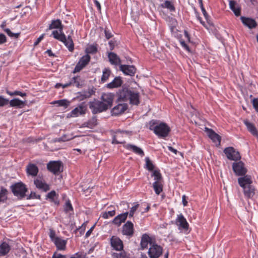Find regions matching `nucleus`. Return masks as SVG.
<instances>
[{"label": "nucleus", "mask_w": 258, "mask_h": 258, "mask_svg": "<svg viewBox=\"0 0 258 258\" xmlns=\"http://www.w3.org/2000/svg\"><path fill=\"white\" fill-rule=\"evenodd\" d=\"M53 29H58V31L55 30L52 32L53 37L62 42L70 51H73L74 49V44L72 37L69 35L67 38L62 32L63 25L59 19L52 20L47 30Z\"/></svg>", "instance_id": "f257e3e1"}, {"label": "nucleus", "mask_w": 258, "mask_h": 258, "mask_svg": "<svg viewBox=\"0 0 258 258\" xmlns=\"http://www.w3.org/2000/svg\"><path fill=\"white\" fill-rule=\"evenodd\" d=\"M239 185L243 188V193L247 198H251L255 195V188L252 185V181L250 175H246L238 178Z\"/></svg>", "instance_id": "f03ea898"}, {"label": "nucleus", "mask_w": 258, "mask_h": 258, "mask_svg": "<svg viewBox=\"0 0 258 258\" xmlns=\"http://www.w3.org/2000/svg\"><path fill=\"white\" fill-rule=\"evenodd\" d=\"M149 128L158 137L162 138L167 137L170 131L169 126L166 123L159 122L156 120H152L150 122Z\"/></svg>", "instance_id": "7ed1b4c3"}, {"label": "nucleus", "mask_w": 258, "mask_h": 258, "mask_svg": "<svg viewBox=\"0 0 258 258\" xmlns=\"http://www.w3.org/2000/svg\"><path fill=\"white\" fill-rule=\"evenodd\" d=\"M10 188L14 195L19 199H22L26 196L28 191L26 185L22 182H19L12 184Z\"/></svg>", "instance_id": "20e7f679"}, {"label": "nucleus", "mask_w": 258, "mask_h": 258, "mask_svg": "<svg viewBox=\"0 0 258 258\" xmlns=\"http://www.w3.org/2000/svg\"><path fill=\"white\" fill-rule=\"evenodd\" d=\"M150 208V206L145 203L139 204L135 203L134 206L130 208V217L135 218L138 215L142 216L143 213L148 212Z\"/></svg>", "instance_id": "39448f33"}, {"label": "nucleus", "mask_w": 258, "mask_h": 258, "mask_svg": "<svg viewBox=\"0 0 258 258\" xmlns=\"http://www.w3.org/2000/svg\"><path fill=\"white\" fill-rule=\"evenodd\" d=\"M89 105L93 114H97L107 110L106 106L103 104V102L97 100L90 102Z\"/></svg>", "instance_id": "423d86ee"}, {"label": "nucleus", "mask_w": 258, "mask_h": 258, "mask_svg": "<svg viewBox=\"0 0 258 258\" xmlns=\"http://www.w3.org/2000/svg\"><path fill=\"white\" fill-rule=\"evenodd\" d=\"M129 133L127 131H118L112 135V143L115 144H123L125 140L127 138Z\"/></svg>", "instance_id": "0eeeda50"}, {"label": "nucleus", "mask_w": 258, "mask_h": 258, "mask_svg": "<svg viewBox=\"0 0 258 258\" xmlns=\"http://www.w3.org/2000/svg\"><path fill=\"white\" fill-rule=\"evenodd\" d=\"M47 168L53 174L58 175L63 171V165L60 161H50L47 164Z\"/></svg>", "instance_id": "6e6552de"}, {"label": "nucleus", "mask_w": 258, "mask_h": 258, "mask_svg": "<svg viewBox=\"0 0 258 258\" xmlns=\"http://www.w3.org/2000/svg\"><path fill=\"white\" fill-rule=\"evenodd\" d=\"M232 169L237 176H246L247 171L244 163L241 161L234 162L232 164Z\"/></svg>", "instance_id": "1a4fd4ad"}, {"label": "nucleus", "mask_w": 258, "mask_h": 258, "mask_svg": "<svg viewBox=\"0 0 258 258\" xmlns=\"http://www.w3.org/2000/svg\"><path fill=\"white\" fill-rule=\"evenodd\" d=\"M224 152L227 158L229 160L237 161L241 158L239 152L231 146L226 148L224 150Z\"/></svg>", "instance_id": "9d476101"}, {"label": "nucleus", "mask_w": 258, "mask_h": 258, "mask_svg": "<svg viewBox=\"0 0 258 258\" xmlns=\"http://www.w3.org/2000/svg\"><path fill=\"white\" fill-rule=\"evenodd\" d=\"M163 249L157 244L153 243L148 250V254L150 258H158L162 253Z\"/></svg>", "instance_id": "9b49d317"}, {"label": "nucleus", "mask_w": 258, "mask_h": 258, "mask_svg": "<svg viewBox=\"0 0 258 258\" xmlns=\"http://www.w3.org/2000/svg\"><path fill=\"white\" fill-rule=\"evenodd\" d=\"M90 56L89 54H86L83 56L79 60L78 63L76 64L73 73H76L80 72L83 69L90 61Z\"/></svg>", "instance_id": "f8f14e48"}, {"label": "nucleus", "mask_w": 258, "mask_h": 258, "mask_svg": "<svg viewBox=\"0 0 258 258\" xmlns=\"http://www.w3.org/2000/svg\"><path fill=\"white\" fill-rule=\"evenodd\" d=\"M87 108V104L85 102H82L71 112V116L77 117L79 115H84L86 113Z\"/></svg>", "instance_id": "ddd939ff"}, {"label": "nucleus", "mask_w": 258, "mask_h": 258, "mask_svg": "<svg viewBox=\"0 0 258 258\" xmlns=\"http://www.w3.org/2000/svg\"><path fill=\"white\" fill-rule=\"evenodd\" d=\"M117 95V99L119 102H125L129 99L128 86L126 85H123L122 87V89L118 91Z\"/></svg>", "instance_id": "4468645a"}, {"label": "nucleus", "mask_w": 258, "mask_h": 258, "mask_svg": "<svg viewBox=\"0 0 258 258\" xmlns=\"http://www.w3.org/2000/svg\"><path fill=\"white\" fill-rule=\"evenodd\" d=\"M110 243L111 247L116 250L121 251L123 249L122 241L116 236H112L110 239Z\"/></svg>", "instance_id": "2eb2a0df"}, {"label": "nucleus", "mask_w": 258, "mask_h": 258, "mask_svg": "<svg viewBox=\"0 0 258 258\" xmlns=\"http://www.w3.org/2000/svg\"><path fill=\"white\" fill-rule=\"evenodd\" d=\"M113 97L114 95L112 93H104L101 96V102L106 106L107 109L112 106Z\"/></svg>", "instance_id": "dca6fc26"}, {"label": "nucleus", "mask_w": 258, "mask_h": 258, "mask_svg": "<svg viewBox=\"0 0 258 258\" xmlns=\"http://www.w3.org/2000/svg\"><path fill=\"white\" fill-rule=\"evenodd\" d=\"M175 223L178 226L179 229L182 228L184 230H187L189 227L186 219L181 214L177 216L175 220Z\"/></svg>", "instance_id": "f3484780"}, {"label": "nucleus", "mask_w": 258, "mask_h": 258, "mask_svg": "<svg viewBox=\"0 0 258 258\" xmlns=\"http://www.w3.org/2000/svg\"><path fill=\"white\" fill-rule=\"evenodd\" d=\"M205 132L214 143H218L219 145L220 144L221 137L219 135L214 132L212 130L207 127L205 128Z\"/></svg>", "instance_id": "a211bd4d"}, {"label": "nucleus", "mask_w": 258, "mask_h": 258, "mask_svg": "<svg viewBox=\"0 0 258 258\" xmlns=\"http://www.w3.org/2000/svg\"><path fill=\"white\" fill-rule=\"evenodd\" d=\"M240 20L243 24L249 29H253L256 26L255 21L251 18L241 17Z\"/></svg>", "instance_id": "6ab92c4d"}, {"label": "nucleus", "mask_w": 258, "mask_h": 258, "mask_svg": "<svg viewBox=\"0 0 258 258\" xmlns=\"http://www.w3.org/2000/svg\"><path fill=\"white\" fill-rule=\"evenodd\" d=\"M128 213L127 212H125L122 214H120L115 217L112 221V223L119 226L121 225V224L123 222H124L126 219H127V215Z\"/></svg>", "instance_id": "aec40b11"}, {"label": "nucleus", "mask_w": 258, "mask_h": 258, "mask_svg": "<svg viewBox=\"0 0 258 258\" xmlns=\"http://www.w3.org/2000/svg\"><path fill=\"white\" fill-rule=\"evenodd\" d=\"M140 103V96L138 91H131L130 90V104L138 105Z\"/></svg>", "instance_id": "412c9836"}, {"label": "nucleus", "mask_w": 258, "mask_h": 258, "mask_svg": "<svg viewBox=\"0 0 258 258\" xmlns=\"http://www.w3.org/2000/svg\"><path fill=\"white\" fill-rule=\"evenodd\" d=\"M26 172L28 175L35 176L38 172V168L35 164L29 163L27 166Z\"/></svg>", "instance_id": "4be33fe9"}, {"label": "nucleus", "mask_w": 258, "mask_h": 258, "mask_svg": "<svg viewBox=\"0 0 258 258\" xmlns=\"http://www.w3.org/2000/svg\"><path fill=\"white\" fill-rule=\"evenodd\" d=\"M34 182L38 188L42 189L44 191H46L49 189V185L41 179H36L34 180Z\"/></svg>", "instance_id": "5701e85b"}, {"label": "nucleus", "mask_w": 258, "mask_h": 258, "mask_svg": "<svg viewBox=\"0 0 258 258\" xmlns=\"http://www.w3.org/2000/svg\"><path fill=\"white\" fill-rule=\"evenodd\" d=\"M148 243H150L152 245L153 243L151 237L146 233L144 234L141 238V246L142 249L147 247Z\"/></svg>", "instance_id": "b1692460"}, {"label": "nucleus", "mask_w": 258, "mask_h": 258, "mask_svg": "<svg viewBox=\"0 0 258 258\" xmlns=\"http://www.w3.org/2000/svg\"><path fill=\"white\" fill-rule=\"evenodd\" d=\"M122 84V81L120 77H116L113 80L107 84L106 87L109 89H113L120 87Z\"/></svg>", "instance_id": "393cba45"}, {"label": "nucleus", "mask_w": 258, "mask_h": 258, "mask_svg": "<svg viewBox=\"0 0 258 258\" xmlns=\"http://www.w3.org/2000/svg\"><path fill=\"white\" fill-rule=\"evenodd\" d=\"M53 241L57 248L58 250H64L66 248L67 241L61 239L60 237H56Z\"/></svg>", "instance_id": "a878e982"}, {"label": "nucleus", "mask_w": 258, "mask_h": 258, "mask_svg": "<svg viewBox=\"0 0 258 258\" xmlns=\"http://www.w3.org/2000/svg\"><path fill=\"white\" fill-rule=\"evenodd\" d=\"M127 108V104H118L113 108L112 112L115 115H118L123 112Z\"/></svg>", "instance_id": "bb28decb"}, {"label": "nucleus", "mask_w": 258, "mask_h": 258, "mask_svg": "<svg viewBox=\"0 0 258 258\" xmlns=\"http://www.w3.org/2000/svg\"><path fill=\"white\" fill-rule=\"evenodd\" d=\"M10 105L12 107H16L17 108H21L26 105V101L20 100L18 98H14L9 102Z\"/></svg>", "instance_id": "cd10ccee"}, {"label": "nucleus", "mask_w": 258, "mask_h": 258, "mask_svg": "<svg viewBox=\"0 0 258 258\" xmlns=\"http://www.w3.org/2000/svg\"><path fill=\"white\" fill-rule=\"evenodd\" d=\"M108 57L109 62L114 65H118L120 63L119 57L114 52H109L108 54Z\"/></svg>", "instance_id": "c85d7f7f"}, {"label": "nucleus", "mask_w": 258, "mask_h": 258, "mask_svg": "<svg viewBox=\"0 0 258 258\" xmlns=\"http://www.w3.org/2000/svg\"><path fill=\"white\" fill-rule=\"evenodd\" d=\"M229 8L233 11L236 16H239L240 15V8L239 5L235 1H229Z\"/></svg>", "instance_id": "c756f323"}, {"label": "nucleus", "mask_w": 258, "mask_h": 258, "mask_svg": "<svg viewBox=\"0 0 258 258\" xmlns=\"http://www.w3.org/2000/svg\"><path fill=\"white\" fill-rule=\"evenodd\" d=\"M244 123L247 130L254 136L258 138V132L255 126L247 120H244Z\"/></svg>", "instance_id": "7c9ffc66"}, {"label": "nucleus", "mask_w": 258, "mask_h": 258, "mask_svg": "<svg viewBox=\"0 0 258 258\" xmlns=\"http://www.w3.org/2000/svg\"><path fill=\"white\" fill-rule=\"evenodd\" d=\"M9 191L3 186L0 187V204L5 203L8 199Z\"/></svg>", "instance_id": "2f4dec72"}, {"label": "nucleus", "mask_w": 258, "mask_h": 258, "mask_svg": "<svg viewBox=\"0 0 258 258\" xmlns=\"http://www.w3.org/2000/svg\"><path fill=\"white\" fill-rule=\"evenodd\" d=\"M10 250L9 245L6 242H3L0 245V256H4L7 254Z\"/></svg>", "instance_id": "473e14b6"}, {"label": "nucleus", "mask_w": 258, "mask_h": 258, "mask_svg": "<svg viewBox=\"0 0 258 258\" xmlns=\"http://www.w3.org/2000/svg\"><path fill=\"white\" fill-rule=\"evenodd\" d=\"M153 186L157 195H159L163 190L162 182L155 181L153 184Z\"/></svg>", "instance_id": "72a5a7b5"}, {"label": "nucleus", "mask_w": 258, "mask_h": 258, "mask_svg": "<svg viewBox=\"0 0 258 258\" xmlns=\"http://www.w3.org/2000/svg\"><path fill=\"white\" fill-rule=\"evenodd\" d=\"M53 104H56L58 106H62L66 108L70 105V102L67 99H61L54 101Z\"/></svg>", "instance_id": "f704fd0d"}, {"label": "nucleus", "mask_w": 258, "mask_h": 258, "mask_svg": "<svg viewBox=\"0 0 258 258\" xmlns=\"http://www.w3.org/2000/svg\"><path fill=\"white\" fill-rule=\"evenodd\" d=\"M152 176L154 177V180L155 181H158V182H162V176L159 170H154L153 171Z\"/></svg>", "instance_id": "c9c22d12"}, {"label": "nucleus", "mask_w": 258, "mask_h": 258, "mask_svg": "<svg viewBox=\"0 0 258 258\" xmlns=\"http://www.w3.org/2000/svg\"><path fill=\"white\" fill-rule=\"evenodd\" d=\"M111 74V71L108 68H105L103 71V74L101 77V81L103 82L108 80Z\"/></svg>", "instance_id": "e433bc0d"}, {"label": "nucleus", "mask_w": 258, "mask_h": 258, "mask_svg": "<svg viewBox=\"0 0 258 258\" xmlns=\"http://www.w3.org/2000/svg\"><path fill=\"white\" fill-rule=\"evenodd\" d=\"M80 78L79 76L73 77L72 80L70 81V85H73L75 86L78 88H80L81 86V85L80 83Z\"/></svg>", "instance_id": "4c0bfd02"}, {"label": "nucleus", "mask_w": 258, "mask_h": 258, "mask_svg": "<svg viewBox=\"0 0 258 258\" xmlns=\"http://www.w3.org/2000/svg\"><path fill=\"white\" fill-rule=\"evenodd\" d=\"M162 8H167L170 11H174L175 10L174 7L172 3L168 1H166L163 4L161 5Z\"/></svg>", "instance_id": "58836bf2"}, {"label": "nucleus", "mask_w": 258, "mask_h": 258, "mask_svg": "<svg viewBox=\"0 0 258 258\" xmlns=\"http://www.w3.org/2000/svg\"><path fill=\"white\" fill-rule=\"evenodd\" d=\"M92 90L89 89L88 91H83L80 93L81 99H84L89 98L91 96L93 93Z\"/></svg>", "instance_id": "ea45409f"}, {"label": "nucleus", "mask_w": 258, "mask_h": 258, "mask_svg": "<svg viewBox=\"0 0 258 258\" xmlns=\"http://www.w3.org/2000/svg\"><path fill=\"white\" fill-rule=\"evenodd\" d=\"M85 51L88 54L89 53L93 54L97 51V48L96 46L90 45L86 48Z\"/></svg>", "instance_id": "a19ab883"}, {"label": "nucleus", "mask_w": 258, "mask_h": 258, "mask_svg": "<svg viewBox=\"0 0 258 258\" xmlns=\"http://www.w3.org/2000/svg\"><path fill=\"white\" fill-rule=\"evenodd\" d=\"M146 168L149 171H153L154 168V165L152 163L149 158L146 157L145 159Z\"/></svg>", "instance_id": "79ce46f5"}, {"label": "nucleus", "mask_w": 258, "mask_h": 258, "mask_svg": "<svg viewBox=\"0 0 258 258\" xmlns=\"http://www.w3.org/2000/svg\"><path fill=\"white\" fill-rule=\"evenodd\" d=\"M115 214V210H112L108 212H105L102 213V217L104 219H107L109 217H113Z\"/></svg>", "instance_id": "37998d69"}, {"label": "nucleus", "mask_w": 258, "mask_h": 258, "mask_svg": "<svg viewBox=\"0 0 258 258\" xmlns=\"http://www.w3.org/2000/svg\"><path fill=\"white\" fill-rule=\"evenodd\" d=\"M122 233L123 235L129 236V221H127L122 226Z\"/></svg>", "instance_id": "c03bdc74"}, {"label": "nucleus", "mask_w": 258, "mask_h": 258, "mask_svg": "<svg viewBox=\"0 0 258 258\" xmlns=\"http://www.w3.org/2000/svg\"><path fill=\"white\" fill-rule=\"evenodd\" d=\"M64 210L66 213L73 211V208L70 200L66 201L64 206Z\"/></svg>", "instance_id": "a18cd8bd"}, {"label": "nucleus", "mask_w": 258, "mask_h": 258, "mask_svg": "<svg viewBox=\"0 0 258 258\" xmlns=\"http://www.w3.org/2000/svg\"><path fill=\"white\" fill-rule=\"evenodd\" d=\"M4 31L11 37H14L15 38H17L20 35L19 33H12L10 29H9V28L4 29Z\"/></svg>", "instance_id": "49530a36"}, {"label": "nucleus", "mask_w": 258, "mask_h": 258, "mask_svg": "<svg viewBox=\"0 0 258 258\" xmlns=\"http://www.w3.org/2000/svg\"><path fill=\"white\" fill-rule=\"evenodd\" d=\"M112 256L113 258H125L126 256V253L124 251H121L119 253L113 252L112 254Z\"/></svg>", "instance_id": "de8ad7c7"}, {"label": "nucleus", "mask_w": 258, "mask_h": 258, "mask_svg": "<svg viewBox=\"0 0 258 258\" xmlns=\"http://www.w3.org/2000/svg\"><path fill=\"white\" fill-rule=\"evenodd\" d=\"M7 93L11 96H14V95H20L21 96H25L26 95V93H23L20 91H15L13 92H10L9 90L7 91Z\"/></svg>", "instance_id": "09e8293b"}, {"label": "nucleus", "mask_w": 258, "mask_h": 258, "mask_svg": "<svg viewBox=\"0 0 258 258\" xmlns=\"http://www.w3.org/2000/svg\"><path fill=\"white\" fill-rule=\"evenodd\" d=\"M120 70L125 74L129 75V66L128 65H120Z\"/></svg>", "instance_id": "8fccbe9b"}, {"label": "nucleus", "mask_w": 258, "mask_h": 258, "mask_svg": "<svg viewBox=\"0 0 258 258\" xmlns=\"http://www.w3.org/2000/svg\"><path fill=\"white\" fill-rule=\"evenodd\" d=\"M130 148H131L133 151L135 152V153L142 156L144 155V152L143 151V150L141 148L138 147L137 146H130Z\"/></svg>", "instance_id": "3c124183"}, {"label": "nucleus", "mask_w": 258, "mask_h": 258, "mask_svg": "<svg viewBox=\"0 0 258 258\" xmlns=\"http://www.w3.org/2000/svg\"><path fill=\"white\" fill-rule=\"evenodd\" d=\"M9 103L8 99L5 98L3 96H0V107L7 105Z\"/></svg>", "instance_id": "603ef678"}, {"label": "nucleus", "mask_w": 258, "mask_h": 258, "mask_svg": "<svg viewBox=\"0 0 258 258\" xmlns=\"http://www.w3.org/2000/svg\"><path fill=\"white\" fill-rule=\"evenodd\" d=\"M40 199V196L37 195L35 192H31V194L27 197V199Z\"/></svg>", "instance_id": "864d4df0"}, {"label": "nucleus", "mask_w": 258, "mask_h": 258, "mask_svg": "<svg viewBox=\"0 0 258 258\" xmlns=\"http://www.w3.org/2000/svg\"><path fill=\"white\" fill-rule=\"evenodd\" d=\"M55 236V232L52 229H49V237L51 240L53 242L56 239V237Z\"/></svg>", "instance_id": "5fc2aeb1"}, {"label": "nucleus", "mask_w": 258, "mask_h": 258, "mask_svg": "<svg viewBox=\"0 0 258 258\" xmlns=\"http://www.w3.org/2000/svg\"><path fill=\"white\" fill-rule=\"evenodd\" d=\"M56 196V192L54 190H52L49 192L47 195V198L50 199L52 201H53L54 198Z\"/></svg>", "instance_id": "6e6d98bb"}, {"label": "nucleus", "mask_w": 258, "mask_h": 258, "mask_svg": "<svg viewBox=\"0 0 258 258\" xmlns=\"http://www.w3.org/2000/svg\"><path fill=\"white\" fill-rule=\"evenodd\" d=\"M252 103L253 107L255 109L256 111L258 112V99L257 98H254L252 100Z\"/></svg>", "instance_id": "4d7b16f0"}, {"label": "nucleus", "mask_w": 258, "mask_h": 258, "mask_svg": "<svg viewBox=\"0 0 258 258\" xmlns=\"http://www.w3.org/2000/svg\"><path fill=\"white\" fill-rule=\"evenodd\" d=\"M130 88H134L135 89H137V88H140V87L138 85L136 84V82L135 81H132L130 79Z\"/></svg>", "instance_id": "13d9d810"}, {"label": "nucleus", "mask_w": 258, "mask_h": 258, "mask_svg": "<svg viewBox=\"0 0 258 258\" xmlns=\"http://www.w3.org/2000/svg\"><path fill=\"white\" fill-rule=\"evenodd\" d=\"M7 41L6 36L2 33L0 34V44H4Z\"/></svg>", "instance_id": "bf43d9fd"}, {"label": "nucleus", "mask_w": 258, "mask_h": 258, "mask_svg": "<svg viewBox=\"0 0 258 258\" xmlns=\"http://www.w3.org/2000/svg\"><path fill=\"white\" fill-rule=\"evenodd\" d=\"M104 33L105 37L107 39H109L112 36V33L108 30H107L106 29L104 30Z\"/></svg>", "instance_id": "052dcab7"}, {"label": "nucleus", "mask_w": 258, "mask_h": 258, "mask_svg": "<svg viewBox=\"0 0 258 258\" xmlns=\"http://www.w3.org/2000/svg\"><path fill=\"white\" fill-rule=\"evenodd\" d=\"M65 255H62L60 253H58L56 252H54L52 258H66Z\"/></svg>", "instance_id": "680f3d73"}, {"label": "nucleus", "mask_w": 258, "mask_h": 258, "mask_svg": "<svg viewBox=\"0 0 258 258\" xmlns=\"http://www.w3.org/2000/svg\"><path fill=\"white\" fill-rule=\"evenodd\" d=\"M136 72V69L134 66L130 65V76H134Z\"/></svg>", "instance_id": "e2e57ef3"}, {"label": "nucleus", "mask_w": 258, "mask_h": 258, "mask_svg": "<svg viewBox=\"0 0 258 258\" xmlns=\"http://www.w3.org/2000/svg\"><path fill=\"white\" fill-rule=\"evenodd\" d=\"M180 43L182 47L187 51H189V49L187 45L183 40H180Z\"/></svg>", "instance_id": "0e129e2a"}, {"label": "nucleus", "mask_w": 258, "mask_h": 258, "mask_svg": "<svg viewBox=\"0 0 258 258\" xmlns=\"http://www.w3.org/2000/svg\"><path fill=\"white\" fill-rule=\"evenodd\" d=\"M44 36V34H42L41 36H39V38H37V40L34 42V45L36 46L37 45L39 42L42 40Z\"/></svg>", "instance_id": "69168bd1"}, {"label": "nucleus", "mask_w": 258, "mask_h": 258, "mask_svg": "<svg viewBox=\"0 0 258 258\" xmlns=\"http://www.w3.org/2000/svg\"><path fill=\"white\" fill-rule=\"evenodd\" d=\"M134 233V224L132 222H130V237L133 235Z\"/></svg>", "instance_id": "338daca9"}, {"label": "nucleus", "mask_w": 258, "mask_h": 258, "mask_svg": "<svg viewBox=\"0 0 258 258\" xmlns=\"http://www.w3.org/2000/svg\"><path fill=\"white\" fill-rule=\"evenodd\" d=\"M186 196L183 195L182 197V202L183 206H186L187 205V201L186 200Z\"/></svg>", "instance_id": "774afa93"}]
</instances>
